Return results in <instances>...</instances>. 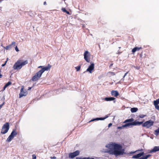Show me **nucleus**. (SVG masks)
Listing matches in <instances>:
<instances>
[{
	"instance_id": "nucleus-1",
	"label": "nucleus",
	"mask_w": 159,
	"mask_h": 159,
	"mask_svg": "<svg viewBox=\"0 0 159 159\" xmlns=\"http://www.w3.org/2000/svg\"><path fill=\"white\" fill-rule=\"evenodd\" d=\"M106 147L108 148V153L116 157L122 155L125 153V149L123 148L122 145L120 143L111 142L106 145Z\"/></svg>"
},
{
	"instance_id": "nucleus-2",
	"label": "nucleus",
	"mask_w": 159,
	"mask_h": 159,
	"mask_svg": "<svg viewBox=\"0 0 159 159\" xmlns=\"http://www.w3.org/2000/svg\"><path fill=\"white\" fill-rule=\"evenodd\" d=\"M134 119L132 118L126 120L123 122V123L125 124L123 125L122 126L118 127V128L120 129L124 127L126 128H129L133 126L140 125L142 124H143V126L148 128L152 126L154 123L153 121L151 120L147 121L144 123H143V122H139L136 120L134 121Z\"/></svg>"
},
{
	"instance_id": "nucleus-3",
	"label": "nucleus",
	"mask_w": 159,
	"mask_h": 159,
	"mask_svg": "<svg viewBox=\"0 0 159 159\" xmlns=\"http://www.w3.org/2000/svg\"><path fill=\"white\" fill-rule=\"evenodd\" d=\"M28 63L27 60H23L22 59H18L14 64L13 68L14 70H20L23 66Z\"/></svg>"
},
{
	"instance_id": "nucleus-4",
	"label": "nucleus",
	"mask_w": 159,
	"mask_h": 159,
	"mask_svg": "<svg viewBox=\"0 0 159 159\" xmlns=\"http://www.w3.org/2000/svg\"><path fill=\"white\" fill-rule=\"evenodd\" d=\"M84 58L87 62H89L90 61V53L87 51H85L84 53Z\"/></svg>"
},
{
	"instance_id": "nucleus-5",
	"label": "nucleus",
	"mask_w": 159,
	"mask_h": 159,
	"mask_svg": "<svg viewBox=\"0 0 159 159\" xmlns=\"http://www.w3.org/2000/svg\"><path fill=\"white\" fill-rule=\"evenodd\" d=\"M42 74L39 71L36 73L34 76H33L32 78V80L34 81L38 80L41 77Z\"/></svg>"
},
{
	"instance_id": "nucleus-6",
	"label": "nucleus",
	"mask_w": 159,
	"mask_h": 159,
	"mask_svg": "<svg viewBox=\"0 0 159 159\" xmlns=\"http://www.w3.org/2000/svg\"><path fill=\"white\" fill-rule=\"evenodd\" d=\"M17 134V133L16 131L14 130L12 131L10 135L8 137L6 141L8 142H9L14 138V137L16 136Z\"/></svg>"
},
{
	"instance_id": "nucleus-7",
	"label": "nucleus",
	"mask_w": 159,
	"mask_h": 159,
	"mask_svg": "<svg viewBox=\"0 0 159 159\" xmlns=\"http://www.w3.org/2000/svg\"><path fill=\"white\" fill-rule=\"evenodd\" d=\"M24 86H22L21 87L20 93L19 94V98H21L23 96H26L28 94V92L26 90H24Z\"/></svg>"
},
{
	"instance_id": "nucleus-8",
	"label": "nucleus",
	"mask_w": 159,
	"mask_h": 159,
	"mask_svg": "<svg viewBox=\"0 0 159 159\" xmlns=\"http://www.w3.org/2000/svg\"><path fill=\"white\" fill-rule=\"evenodd\" d=\"M80 154V152L79 150H76L75 151L71 152L69 154V157L70 158H73L76 156Z\"/></svg>"
},
{
	"instance_id": "nucleus-9",
	"label": "nucleus",
	"mask_w": 159,
	"mask_h": 159,
	"mask_svg": "<svg viewBox=\"0 0 159 159\" xmlns=\"http://www.w3.org/2000/svg\"><path fill=\"white\" fill-rule=\"evenodd\" d=\"M94 64L93 63H92L87 69L86 71L89 72L90 73H92L93 70H94Z\"/></svg>"
},
{
	"instance_id": "nucleus-10",
	"label": "nucleus",
	"mask_w": 159,
	"mask_h": 159,
	"mask_svg": "<svg viewBox=\"0 0 159 159\" xmlns=\"http://www.w3.org/2000/svg\"><path fill=\"white\" fill-rule=\"evenodd\" d=\"M51 66V65L48 64L47 66L44 67L43 66V67L39 71L42 74L45 71H48L49 70Z\"/></svg>"
},
{
	"instance_id": "nucleus-11",
	"label": "nucleus",
	"mask_w": 159,
	"mask_h": 159,
	"mask_svg": "<svg viewBox=\"0 0 159 159\" xmlns=\"http://www.w3.org/2000/svg\"><path fill=\"white\" fill-rule=\"evenodd\" d=\"M104 100L106 101H113L114 103L116 102V98L114 97H106L104 99Z\"/></svg>"
},
{
	"instance_id": "nucleus-12",
	"label": "nucleus",
	"mask_w": 159,
	"mask_h": 159,
	"mask_svg": "<svg viewBox=\"0 0 159 159\" xmlns=\"http://www.w3.org/2000/svg\"><path fill=\"white\" fill-rule=\"evenodd\" d=\"M16 45V42H13L11 43V44L6 46L4 48L6 50H9L12 48V46H14Z\"/></svg>"
},
{
	"instance_id": "nucleus-13",
	"label": "nucleus",
	"mask_w": 159,
	"mask_h": 159,
	"mask_svg": "<svg viewBox=\"0 0 159 159\" xmlns=\"http://www.w3.org/2000/svg\"><path fill=\"white\" fill-rule=\"evenodd\" d=\"M142 48H142L141 47H135L132 49V52L133 54H134V53L136 51H138L140 50V49H142Z\"/></svg>"
},
{
	"instance_id": "nucleus-14",
	"label": "nucleus",
	"mask_w": 159,
	"mask_h": 159,
	"mask_svg": "<svg viewBox=\"0 0 159 159\" xmlns=\"http://www.w3.org/2000/svg\"><path fill=\"white\" fill-rule=\"evenodd\" d=\"M111 94L112 96L115 97H117L119 95L118 92L116 90H112L111 92Z\"/></svg>"
},
{
	"instance_id": "nucleus-15",
	"label": "nucleus",
	"mask_w": 159,
	"mask_h": 159,
	"mask_svg": "<svg viewBox=\"0 0 159 159\" xmlns=\"http://www.w3.org/2000/svg\"><path fill=\"white\" fill-rule=\"evenodd\" d=\"M108 116H107L106 117H100V118H97L95 119H94L90 120L89 122L93 121L95 120H103L107 118Z\"/></svg>"
},
{
	"instance_id": "nucleus-16",
	"label": "nucleus",
	"mask_w": 159,
	"mask_h": 159,
	"mask_svg": "<svg viewBox=\"0 0 159 159\" xmlns=\"http://www.w3.org/2000/svg\"><path fill=\"white\" fill-rule=\"evenodd\" d=\"M9 125L8 123H5L3 125L2 127V129H9Z\"/></svg>"
},
{
	"instance_id": "nucleus-17",
	"label": "nucleus",
	"mask_w": 159,
	"mask_h": 159,
	"mask_svg": "<svg viewBox=\"0 0 159 159\" xmlns=\"http://www.w3.org/2000/svg\"><path fill=\"white\" fill-rule=\"evenodd\" d=\"M159 151V147L155 146L150 151L151 152H155L157 151Z\"/></svg>"
},
{
	"instance_id": "nucleus-18",
	"label": "nucleus",
	"mask_w": 159,
	"mask_h": 159,
	"mask_svg": "<svg viewBox=\"0 0 159 159\" xmlns=\"http://www.w3.org/2000/svg\"><path fill=\"white\" fill-rule=\"evenodd\" d=\"M107 75L109 77H111V76L115 75V74L114 72L109 71L108 72Z\"/></svg>"
},
{
	"instance_id": "nucleus-19",
	"label": "nucleus",
	"mask_w": 159,
	"mask_h": 159,
	"mask_svg": "<svg viewBox=\"0 0 159 159\" xmlns=\"http://www.w3.org/2000/svg\"><path fill=\"white\" fill-rule=\"evenodd\" d=\"M130 110L132 113L135 112L138 110V109L137 107H133L131 108Z\"/></svg>"
},
{
	"instance_id": "nucleus-20",
	"label": "nucleus",
	"mask_w": 159,
	"mask_h": 159,
	"mask_svg": "<svg viewBox=\"0 0 159 159\" xmlns=\"http://www.w3.org/2000/svg\"><path fill=\"white\" fill-rule=\"evenodd\" d=\"M150 156H151V155H148L145 156H144L142 157L139 158L138 159H147Z\"/></svg>"
},
{
	"instance_id": "nucleus-21",
	"label": "nucleus",
	"mask_w": 159,
	"mask_h": 159,
	"mask_svg": "<svg viewBox=\"0 0 159 159\" xmlns=\"http://www.w3.org/2000/svg\"><path fill=\"white\" fill-rule=\"evenodd\" d=\"M140 155L139 154V153L133 156L132 157V158H138V159L139 158H140Z\"/></svg>"
},
{
	"instance_id": "nucleus-22",
	"label": "nucleus",
	"mask_w": 159,
	"mask_h": 159,
	"mask_svg": "<svg viewBox=\"0 0 159 159\" xmlns=\"http://www.w3.org/2000/svg\"><path fill=\"white\" fill-rule=\"evenodd\" d=\"M61 10L64 12H65L67 13V14L70 15V12L68 11H67L66 9L65 8H62L61 9Z\"/></svg>"
},
{
	"instance_id": "nucleus-23",
	"label": "nucleus",
	"mask_w": 159,
	"mask_h": 159,
	"mask_svg": "<svg viewBox=\"0 0 159 159\" xmlns=\"http://www.w3.org/2000/svg\"><path fill=\"white\" fill-rule=\"evenodd\" d=\"M143 151V149H139V150H137L136 151H134V152H130V154L134 153L137 152L141 151Z\"/></svg>"
},
{
	"instance_id": "nucleus-24",
	"label": "nucleus",
	"mask_w": 159,
	"mask_h": 159,
	"mask_svg": "<svg viewBox=\"0 0 159 159\" xmlns=\"http://www.w3.org/2000/svg\"><path fill=\"white\" fill-rule=\"evenodd\" d=\"M146 116V115L140 114L139 116V118H143Z\"/></svg>"
},
{
	"instance_id": "nucleus-25",
	"label": "nucleus",
	"mask_w": 159,
	"mask_h": 159,
	"mask_svg": "<svg viewBox=\"0 0 159 159\" xmlns=\"http://www.w3.org/2000/svg\"><path fill=\"white\" fill-rule=\"evenodd\" d=\"M159 104V98L154 101V104Z\"/></svg>"
},
{
	"instance_id": "nucleus-26",
	"label": "nucleus",
	"mask_w": 159,
	"mask_h": 159,
	"mask_svg": "<svg viewBox=\"0 0 159 159\" xmlns=\"http://www.w3.org/2000/svg\"><path fill=\"white\" fill-rule=\"evenodd\" d=\"M75 68L76 69L77 71H79L80 70L81 66H78L75 67Z\"/></svg>"
},
{
	"instance_id": "nucleus-27",
	"label": "nucleus",
	"mask_w": 159,
	"mask_h": 159,
	"mask_svg": "<svg viewBox=\"0 0 159 159\" xmlns=\"http://www.w3.org/2000/svg\"><path fill=\"white\" fill-rule=\"evenodd\" d=\"M11 83L10 82V81H9L5 85V87H7L8 86H9V85H11Z\"/></svg>"
},
{
	"instance_id": "nucleus-28",
	"label": "nucleus",
	"mask_w": 159,
	"mask_h": 159,
	"mask_svg": "<svg viewBox=\"0 0 159 159\" xmlns=\"http://www.w3.org/2000/svg\"><path fill=\"white\" fill-rule=\"evenodd\" d=\"M8 130H4V131H3L2 130L1 132V133L2 134H5L7 133L8 131Z\"/></svg>"
},
{
	"instance_id": "nucleus-29",
	"label": "nucleus",
	"mask_w": 159,
	"mask_h": 159,
	"mask_svg": "<svg viewBox=\"0 0 159 159\" xmlns=\"http://www.w3.org/2000/svg\"><path fill=\"white\" fill-rule=\"evenodd\" d=\"M154 106L155 107V108L157 109L158 110H159V106L158 105V104H154Z\"/></svg>"
},
{
	"instance_id": "nucleus-30",
	"label": "nucleus",
	"mask_w": 159,
	"mask_h": 159,
	"mask_svg": "<svg viewBox=\"0 0 159 159\" xmlns=\"http://www.w3.org/2000/svg\"><path fill=\"white\" fill-rule=\"evenodd\" d=\"M143 52H141V53L140 54H139V57L141 59H142V58H143Z\"/></svg>"
},
{
	"instance_id": "nucleus-31",
	"label": "nucleus",
	"mask_w": 159,
	"mask_h": 159,
	"mask_svg": "<svg viewBox=\"0 0 159 159\" xmlns=\"http://www.w3.org/2000/svg\"><path fill=\"white\" fill-rule=\"evenodd\" d=\"M155 132V134L157 136L158 133H159V130H156Z\"/></svg>"
},
{
	"instance_id": "nucleus-32",
	"label": "nucleus",
	"mask_w": 159,
	"mask_h": 159,
	"mask_svg": "<svg viewBox=\"0 0 159 159\" xmlns=\"http://www.w3.org/2000/svg\"><path fill=\"white\" fill-rule=\"evenodd\" d=\"M134 67L137 70H139L140 68V66H134Z\"/></svg>"
},
{
	"instance_id": "nucleus-33",
	"label": "nucleus",
	"mask_w": 159,
	"mask_h": 159,
	"mask_svg": "<svg viewBox=\"0 0 159 159\" xmlns=\"http://www.w3.org/2000/svg\"><path fill=\"white\" fill-rule=\"evenodd\" d=\"M139 154L140 155V157H141V156L144 155V153L143 152L140 153H139Z\"/></svg>"
},
{
	"instance_id": "nucleus-34",
	"label": "nucleus",
	"mask_w": 159,
	"mask_h": 159,
	"mask_svg": "<svg viewBox=\"0 0 159 159\" xmlns=\"http://www.w3.org/2000/svg\"><path fill=\"white\" fill-rule=\"evenodd\" d=\"M33 159H36V157L35 155H32Z\"/></svg>"
},
{
	"instance_id": "nucleus-35",
	"label": "nucleus",
	"mask_w": 159,
	"mask_h": 159,
	"mask_svg": "<svg viewBox=\"0 0 159 159\" xmlns=\"http://www.w3.org/2000/svg\"><path fill=\"white\" fill-rule=\"evenodd\" d=\"M15 50L16 52H18L19 51V50L17 47V46H16L15 47Z\"/></svg>"
},
{
	"instance_id": "nucleus-36",
	"label": "nucleus",
	"mask_w": 159,
	"mask_h": 159,
	"mask_svg": "<svg viewBox=\"0 0 159 159\" xmlns=\"http://www.w3.org/2000/svg\"><path fill=\"white\" fill-rule=\"evenodd\" d=\"M7 61H5V63L4 64H2V66H4L6 65V63L7 62Z\"/></svg>"
},
{
	"instance_id": "nucleus-37",
	"label": "nucleus",
	"mask_w": 159,
	"mask_h": 159,
	"mask_svg": "<svg viewBox=\"0 0 159 159\" xmlns=\"http://www.w3.org/2000/svg\"><path fill=\"white\" fill-rule=\"evenodd\" d=\"M1 70L0 69V78H1L2 76V75L1 74Z\"/></svg>"
},
{
	"instance_id": "nucleus-38",
	"label": "nucleus",
	"mask_w": 159,
	"mask_h": 159,
	"mask_svg": "<svg viewBox=\"0 0 159 159\" xmlns=\"http://www.w3.org/2000/svg\"><path fill=\"white\" fill-rule=\"evenodd\" d=\"M82 159H89V157H85L82 158Z\"/></svg>"
},
{
	"instance_id": "nucleus-39",
	"label": "nucleus",
	"mask_w": 159,
	"mask_h": 159,
	"mask_svg": "<svg viewBox=\"0 0 159 159\" xmlns=\"http://www.w3.org/2000/svg\"><path fill=\"white\" fill-rule=\"evenodd\" d=\"M4 102L2 104L0 105V109L2 108V106L4 105Z\"/></svg>"
},
{
	"instance_id": "nucleus-40",
	"label": "nucleus",
	"mask_w": 159,
	"mask_h": 159,
	"mask_svg": "<svg viewBox=\"0 0 159 159\" xmlns=\"http://www.w3.org/2000/svg\"><path fill=\"white\" fill-rule=\"evenodd\" d=\"M128 73V72H127L124 75V76H123V78H124L126 76V75H127V74Z\"/></svg>"
},
{
	"instance_id": "nucleus-41",
	"label": "nucleus",
	"mask_w": 159,
	"mask_h": 159,
	"mask_svg": "<svg viewBox=\"0 0 159 159\" xmlns=\"http://www.w3.org/2000/svg\"><path fill=\"white\" fill-rule=\"evenodd\" d=\"M112 125V124L111 123H110L109 124L108 127H110V126H111Z\"/></svg>"
},
{
	"instance_id": "nucleus-42",
	"label": "nucleus",
	"mask_w": 159,
	"mask_h": 159,
	"mask_svg": "<svg viewBox=\"0 0 159 159\" xmlns=\"http://www.w3.org/2000/svg\"><path fill=\"white\" fill-rule=\"evenodd\" d=\"M76 159H82V158H81V157H76Z\"/></svg>"
},
{
	"instance_id": "nucleus-43",
	"label": "nucleus",
	"mask_w": 159,
	"mask_h": 159,
	"mask_svg": "<svg viewBox=\"0 0 159 159\" xmlns=\"http://www.w3.org/2000/svg\"><path fill=\"white\" fill-rule=\"evenodd\" d=\"M43 67V66H39L38 67V68H42H42Z\"/></svg>"
},
{
	"instance_id": "nucleus-44",
	"label": "nucleus",
	"mask_w": 159,
	"mask_h": 159,
	"mask_svg": "<svg viewBox=\"0 0 159 159\" xmlns=\"http://www.w3.org/2000/svg\"><path fill=\"white\" fill-rule=\"evenodd\" d=\"M51 158L52 159H55L56 158V157H51Z\"/></svg>"
},
{
	"instance_id": "nucleus-45",
	"label": "nucleus",
	"mask_w": 159,
	"mask_h": 159,
	"mask_svg": "<svg viewBox=\"0 0 159 159\" xmlns=\"http://www.w3.org/2000/svg\"><path fill=\"white\" fill-rule=\"evenodd\" d=\"M44 5H46L47 4L46 2H44L43 3Z\"/></svg>"
},
{
	"instance_id": "nucleus-46",
	"label": "nucleus",
	"mask_w": 159,
	"mask_h": 159,
	"mask_svg": "<svg viewBox=\"0 0 159 159\" xmlns=\"http://www.w3.org/2000/svg\"><path fill=\"white\" fill-rule=\"evenodd\" d=\"M7 87H5V85L4 86V88H3V90H5V89L7 88Z\"/></svg>"
},
{
	"instance_id": "nucleus-47",
	"label": "nucleus",
	"mask_w": 159,
	"mask_h": 159,
	"mask_svg": "<svg viewBox=\"0 0 159 159\" xmlns=\"http://www.w3.org/2000/svg\"><path fill=\"white\" fill-rule=\"evenodd\" d=\"M31 89V87H29L28 88V90H30Z\"/></svg>"
},
{
	"instance_id": "nucleus-48",
	"label": "nucleus",
	"mask_w": 159,
	"mask_h": 159,
	"mask_svg": "<svg viewBox=\"0 0 159 159\" xmlns=\"http://www.w3.org/2000/svg\"><path fill=\"white\" fill-rule=\"evenodd\" d=\"M112 65H113V64H111L110 65V66H112Z\"/></svg>"
},
{
	"instance_id": "nucleus-49",
	"label": "nucleus",
	"mask_w": 159,
	"mask_h": 159,
	"mask_svg": "<svg viewBox=\"0 0 159 159\" xmlns=\"http://www.w3.org/2000/svg\"><path fill=\"white\" fill-rule=\"evenodd\" d=\"M158 129H159V128H158Z\"/></svg>"
}]
</instances>
